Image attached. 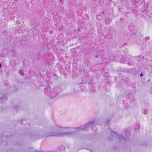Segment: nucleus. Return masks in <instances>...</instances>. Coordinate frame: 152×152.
<instances>
[{
  "mask_svg": "<svg viewBox=\"0 0 152 152\" xmlns=\"http://www.w3.org/2000/svg\"><path fill=\"white\" fill-rule=\"evenodd\" d=\"M96 124V121H94L91 122L89 121L88 123L86 124L79 127L77 128V129L78 130H81L83 129L84 131H87Z\"/></svg>",
  "mask_w": 152,
  "mask_h": 152,
  "instance_id": "3",
  "label": "nucleus"
},
{
  "mask_svg": "<svg viewBox=\"0 0 152 152\" xmlns=\"http://www.w3.org/2000/svg\"><path fill=\"white\" fill-rule=\"evenodd\" d=\"M11 65L12 66H14L16 64V62L14 60H12L10 63Z\"/></svg>",
  "mask_w": 152,
  "mask_h": 152,
  "instance_id": "7",
  "label": "nucleus"
},
{
  "mask_svg": "<svg viewBox=\"0 0 152 152\" xmlns=\"http://www.w3.org/2000/svg\"><path fill=\"white\" fill-rule=\"evenodd\" d=\"M134 58L133 57L129 58L127 61L128 64L129 65H133L135 64Z\"/></svg>",
  "mask_w": 152,
  "mask_h": 152,
  "instance_id": "5",
  "label": "nucleus"
},
{
  "mask_svg": "<svg viewBox=\"0 0 152 152\" xmlns=\"http://www.w3.org/2000/svg\"><path fill=\"white\" fill-rule=\"evenodd\" d=\"M110 121V120L109 119H107L105 121V124L104 125L105 126H107L109 125L108 123Z\"/></svg>",
  "mask_w": 152,
  "mask_h": 152,
  "instance_id": "9",
  "label": "nucleus"
},
{
  "mask_svg": "<svg viewBox=\"0 0 152 152\" xmlns=\"http://www.w3.org/2000/svg\"><path fill=\"white\" fill-rule=\"evenodd\" d=\"M137 129L135 128L136 130V129Z\"/></svg>",
  "mask_w": 152,
  "mask_h": 152,
  "instance_id": "24",
  "label": "nucleus"
},
{
  "mask_svg": "<svg viewBox=\"0 0 152 152\" xmlns=\"http://www.w3.org/2000/svg\"><path fill=\"white\" fill-rule=\"evenodd\" d=\"M19 72L20 74L22 75H24L23 71L21 69L19 71Z\"/></svg>",
  "mask_w": 152,
  "mask_h": 152,
  "instance_id": "11",
  "label": "nucleus"
},
{
  "mask_svg": "<svg viewBox=\"0 0 152 152\" xmlns=\"http://www.w3.org/2000/svg\"><path fill=\"white\" fill-rule=\"evenodd\" d=\"M7 97L6 96H4L3 97H0V101H5L7 100Z\"/></svg>",
  "mask_w": 152,
  "mask_h": 152,
  "instance_id": "6",
  "label": "nucleus"
},
{
  "mask_svg": "<svg viewBox=\"0 0 152 152\" xmlns=\"http://www.w3.org/2000/svg\"><path fill=\"white\" fill-rule=\"evenodd\" d=\"M151 93H152V92Z\"/></svg>",
  "mask_w": 152,
  "mask_h": 152,
  "instance_id": "25",
  "label": "nucleus"
},
{
  "mask_svg": "<svg viewBox=\"0 0 152 152\" xmlns=\"http://www.w3.org/2000/svg\"><path fill=\"white\" fill-rule=\"evenodd\" d=\"M150 81V79H148V80H147V82H149V81Z\"/></svg>",
  "mask_w": 152,
  "mask_h": 152,
  "instance_id": "20",
  "label": "nucleus"
},
{
  "mask_svg": "<svg viewBox=\"0 0 152 152\" xmlns=\"http://www.w3.org/2000/svg\"><path fill=\"white\" fill-rule=\"evenodd\" d=\"M109 132H110V134L108 137V138L110 141H111L112 140H115L117 139H119V140L120 141L124 142L126 141L127 138L129 136V132H128L126 130L123 131L121 133L122 135L124 134L125 137H123L122 135H119L117 134L116 132L113 131L111 130H110Z\"/></svg>",
  "mask_w": 152,
  "mask_h": 152,
  "instance_id": "2",
  "label": "nucleus"
},
{
  "mask_svg": "<svg viewBox=\"0 0 152 152\" xmlns=\"http://www.w3.org/2000/svg\"><path fill=\"white\" fill-rule=\"evenodd\" d=\"M150 39V37H147L145 38V39L146 40H148Z\"/></svg>",
  "mask_w": 152,
  "mask_h": 152,
  "instance_id": "17",
  "label": "nucleus"
},
{
  "mask_svg": "<svg viewBox=\"0 0 152 152\" xmlns=\"http://www.w3.org/2000/svg\"><path fill=\"white\" fill-rule=\"evenodd\" d=\"M101 16H100V15H99L97 16V17H96V18L98 20H100V19H101V18H100V17H101Z\"/></svg>",
  "mask_w": 152,
  "mask_h": 152,
  "instance_id": "15",
  "label": "nucleus"
},
{
  "mask_svg": "<svg viewBox=\"0 0 152 152\" xmlns=\"http://www.w3.org/2000/svg\"><path fill=\"white\" fill-rule=\"evenodd\" d=\"M77 30H78V31H79V30H80L79 29H78Z\"/></svg>",
  "mask_w": 152,
  "mask_h": 152,
  "instance_id": "23",
  "label": "nucleus"
},
{
  "mask_svg": "<svg viewBox=\"0 0 152 152\" xmlns=\"http://www.w3.org/2000/svg\"><path fill=\"white\" fill-rule=\"evenodd\" d=\"M51 90L49 85H48L44 89V92L45 94L49 96L51 99H52L58 94V93L56 91L55 92L54 91L52 92Z\"/></svg>",
  "mask_w": 152,
  "mask_h": 152,
  "instance_id": "4",
  "label": "nucleus"
},
{
  "mask_svg": "<svg viewBox=\"0 0 152 152\" xmlns=\"http://www.w3.org/2000/svg\"><path fill=\"white\" fill-rule=\"evenodd\" d=\"M95 57H96V58H98V55H96V56H95Z\"/></svg>",
  "mask_w": 152,
  "mask_h": 152,
  "instance_id": "21",
  "label": "nucleus"
},
{
  "mask_svg": "<svg viewBox=\"0 0 152 152\" xmlns=\"http://www.w3.org/2000/svg\"><path fill=\"white\" fill-rule=\"evenodd\" d=\"M126 61V58H124L121 59V61L122 63H124L125 61Z\"/></svg>",
  "mask_w": 152,
  "mask_h": 152,
  "instance_id": "13",
  "label": "nucleus"
},
{
  "mask_svg": "<svg viewBox=\"0 0 152 152\" xmlns=\"http://www.w3.org/2000/svg\"><path fill=\"white\" fill-rule=\"evenodd\" d=\"M148 111L147 110V109L145 110H144V114H148Z\"/></svg>",
  "mask_w": 152,
  "mask_h": 152,
  "instance_id": "14",
  "label": "nucleus"
},
{
  "mask_svg": "<svg viewBox=\"0 0 152 152\" xmlns=\"http://www.w3.org/2000/svg\"><path fill=\"white\" fill-rule=\"evenodd\" d=\"M133 4L134 5H136L137 4H138V0H134V1L133 2Z\"/></svg>",
  "mask_w": 152,
  "mask_h": 152,
  "instance_id": "12",
  "label": "nucleus"
},
{
  "mask_svg": "<svg viewBox=\"0 0 152 152\" xmlns=\"http://www.w3.org/2000/svg\"><path fill=\"white\" fill-rule=\"evenodd\" d=\"M143 74H142V73H141V74H140V77H142V76H143Z\"/></svg>",
  "mask_w": 152,
  "mask_h": 152,
  "instance_id": "19",
  "label": "nucleus"
},
{
  "mask_svg": "<svg viewBox=\"0 0 152 152\" xmlns=\"http://www.w3.org/2000/svg\"><path fill=\"white\" fill-rule=\"evenodd\" d=\"M60 2H62V0H60Z\"/></svg>",
  "mask_w": 152,
  "mask_h": 152,
  "instance_id": "22",
  "label": "nucleus"
},
{
  "mask_svg": "<svg viewBox=\"0 0 152 152\" xmlns=\"http://www.w3.org/2000/svg\"><path fill=\"white\" fill-rule=\"evenodd\" d=\"M111 20L110 18H107L106 19L105 23L106 24H108L111 22Z\"/></svg>",
  "mask_w": 152,
  "mask_h": 152,
  "instance_id": "8",
  "label": "nucleus"
},
{
  "mask_svg": "<svg viewBox=\"0 0 152 152\" xmlns=\"http://www.w3.org/2000/svg\"><path fill=\"white\" fill-rule=\"evenodd\" d=\"M19 107L18 106H15L14 107V109L15 110L17 111V109Z\"/></svg>",
  "mask_w": 152,
  "mask_h": 152,
  "instance_id": "16",
  "label": "nucleus"
},
{
  "mask_svg": "<svg viewBox=\"0 0 152 152\" xmlns=\"http://www.w3.org/2000/svg\"><path fill=\"white\" fill-rule=\"evenodd\" d=\"M76 129H77V128H61L56 126L44 133L42 136H39L38 138L50 136H72L75 135L76 134V131L73 130Z\"/></svg>",
  "mask_w": 152,
  "mask_h": 152,
  "instance_id": "1",
  "label": "nucleus"
},
{
  "mask_svg": "<svg viewBox=\"0 0 152 152\" xmlns=\"http://www.w3.org/2000/svg\"><path fill=\"white\" fill-rule=\"evenodd\" d=\"M129 29L130 30H133V29H131V28H130V26H129Z\"/></svg>",
  "mask_w": 152,
  "mask_h": 152,
  "instance_id": "18",
  "label": "nucleus"
},
{
  "mask_svg": "<svg viewBox=\"0 0 152 152\" xmlns=\"http://www.w3.org/2000/svg\"><path fill=\"white\" fill-rule=\"evenodd\" d=\"M138 4L140 5L141 4L143 3V0H138Z\"/></svg>",
  "mask_w": 152,
  "mask_h": 152,
  "instance_id": "10",
  "label": "nucleus"
}]
</instances>
